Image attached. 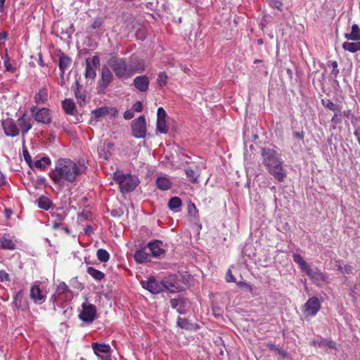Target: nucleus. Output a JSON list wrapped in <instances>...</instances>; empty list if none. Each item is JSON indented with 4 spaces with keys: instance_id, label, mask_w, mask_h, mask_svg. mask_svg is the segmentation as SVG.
Returning <instances> with one entry per match:
<instances>
[{
    "instance_id": "f257e3e1",
    "label": "nucleus",
    "mask_w": 360,
    "mask_h": 360,
    "mask_svg": "<svg viewBox=\"0 0 360 360\" xmlns=\"http://www.w3.org/2000/svg\"><path fill=\"white\" fill-rule=\"evenodd\" d=\"M84 165H78L70 159H60L57 161L51 178L55 184H60L62 180L73 182L77 176L84 171Z\"/></svg>"
},
{
    "instance_id": "f03ea898",
    "label": "nucleus",
    "mask_w": 360,
    "mask_h": 360,
    "mask_svg": "<svg viewBox=\"0 0 360 360\" xmlns=\"http://www.w3.org/2000/svg\"><path fill=\"white\" fill-rule=\"evenodd\" d=\"M262 163L268 172L278 181H283L286 176V170L283 167V160L278 154L273 149L262 148Z\"/></svg>"
},
{
    "instance_id": "7ed1b4c3",
    "label": "nucleus",
    "mask_w": 360,
    "mask_h": 360,
    "mask_svg": "<svg viewBox=\"0 0 360 360\" xmlns=\"http://www.w3.org/2000/svg\"><path fill=\"white\" fill-rule=\"evenodd\" d=\"M114 180L119 185L122 193L133 191L137 186V179L129 174H123L120 172L114 173Z\"/></svg>"
},
{
    "instance_id": "20e7f679",
    "label": "nucleus",
    "mask_w": 360,
    "mask_h": 360,
    "mask_svg": "<svg viewBox=\"0 0 360 360\" xmlns=\"http://www.w3.org/2000/svg\"><path fill=\"white\" fill-rule=\"evenodd\" d=\"M108 65L118 78L130 77L129 65L124 58L113 57L108 60Z\"/></svg>"
},
{
    "instance_id": "39448f33",
    "label": "nucleus",
    "mask_w": 360,
    "mask_h": 360,
    "mask_svg": "<svg viewBox=\"0 0 360 360\" xmlns=\"http://www.w3.org/2000/svg\"><path fill=\"white\" fill-rule=\"evenodd\" d=\"M30 111L37 122L44 124H49L51 122V114L49 109L43 108L38 110L36 106H33Z\"/></svg>"
},
{
    "instance_id": "423d86ee",
    "label": "nucleus",
    "mask_w": 360,
    "mask_h": 360,
    "mask_svg": "<svg viewBox=\"0 0 360 360\" xmlns=\"http://www.w3.org/2000/svg\"><path fill=\"white\" fill-rule=\"evenodd\" d=\"M96 308L90 303H83L82 310L79 315L81 320L84 322L91 323L96 318Z\"/></svg>"
},
{
    "instance_id": "0eeeda50",
    "label": "nucleus",
    "mask_w": 360,
    "mask_h": 360,
    "mask_svg": "<svg viewBox=\"0 0 360 360\" xmlns=\"http://www.w3.org/2000/svg\"><path fill=\"white\" fill-rule=\"evenodd\" d=\"M141 286L148 290L152 294H158L164 291L162 281H158L153 277L149 278L147 281L141 282Z\"/></svg>"
},
{
    "instance_id": "6e6552de",
    "label": "nucleus",
    "mask_w": 360,
    "mask_h": 360,
    "mask_svg": "<svg viewBox=\"0 0 360 360\" xmlns=\"http://www.w3.org/2000/svg\"><path fill=\"white\" fill-rule=\"evenodd\" d=\"M321 303L316 297L309 298L304 304L302 310L305 316H315L320 310Z\"/></svg>"
},
{
    "instance_id": "1a4fd4ad",
    "label": "nucleus",
    "mask_w": 360,
    "mask_h": 360,
    "mask_svg": "<svg viewBox=\"0 0 360 360\" xmlns=\"http://www.w3.org/2000/svg\"><path fill=\"white\" fill-rule=\"evenodd\" d=\"M132 134L134 137L144 138L146 133V121L143 116L134 120L131 123Z\"/></svg>"
},
{
    "instance_id": "9d476101",
    "label": "nucleus",
    "mask_w": 360,
    "mask_h": 360,
    "mask_svg": "<svg viewBox=\"0 0 360 360\" xmlns=\"http://www.w3.org/2000/svg\"><path fill=\"white\" fill-rule=\"evenodd\" d=\"M100 64V59L97 56L92 58H88L85 61V77L94 79L96 76V68Z\"/></svg>"
},
{
    "instance_id": "9b49d317",
    "label": "nucleus",
    "mask_w": 360,
    "mask_h": 360,
    "mask_svg": "<svg viewBox=\"0 0 360 360\" xmlns=\"http://www.w3.org/2000/svg\"><path fill=\"white\" fill-rule=\"evenodd\" d=\"M1 125L6 136L14 137L19 134L20 129L13 120L7 119L4 120Z\"/></svg>"
},
{
    "instance_id": "f8f14e48",
    "label": "nucleus",
    "mask_w": 360,
    "mask_h": 360,
    "mask_svg": "<svg viewBox=\"0 0 360 360\" xmlns=\"http://www.w3.org/2000/svg\"><path fill=\"white\" fill-rule=\"evenodd\" d=\"M165 118L166 112L162 107H160L158 109L157 130L162 134H166L168 131Z\"/></svg>"
},
{
    "instance_id": "ddd939ff",
    "label": "nucleus",
    "mask_w": 360,
    "mask_h": 360,
    "mask_svg": "<svg viewBox=\"0 0 360 360\" xmlns=\"http://www.w3.org/2000/svg\"><path fill=\"white\" fill-rule=\"evenodd\" d=\"M30 297L34 303L41 304L46 300V295L42 292L41 290L37 285H33L30 289Z\"/></svg>"
},
{
    "instance_id": "4468645a",
    "label": "nucleus",
    "mask_w": 360,
    "mask_h": 360,
    "mask_svg": "<svg viewBox=\"0 0 360 360\" xmlns=\"http://www.w3.org/2000/svg\"><path fill=\"white\" fill-rule=\"evenodd\" d=\"M130 77L135 73H141L145 70V62L141 59H133L129 65Z\"/></svg>"
},
{
    "instance_id": "2eb2a0df",
    "label": "nucleus",
    "mask_w": 360,
    "mask_h": 360,
    "mask_svg": "<svg viewBox=\"0 0 360 360\" xmlns=\"http://www.w3.org/2000/svg\"><path fill=\"white\" fill-rule=\"evenodd\" d=\"M112 79V74L108 67H103L101 71V78L99 81V86L103 90L110 84Z\"/></svg>"
},
{
    "instance_id": "dca6fc26",
    "label": "nucleus",
    "mask_w": 360,
    "mask_h": 360,
    "mask_svg": "<svg viewBox=\"0 0 360 360\" xmlns=\"http://www.w3.org/2000/svg\"><path fill=\"white\" fill-rule=\"evenodd\" d=\"M133 84L139 91L146 92L148 89L149 79L146 75L138 76L134 78Z\"/></svg>"
},
{
    "instance_id": "f3484780",
    "label": "nucleus",
    "mask_w": 360,
    "mask_h": 360,
    "mask_svg": "<svg viewBox=\"0 0 360 360\" xmlns=\"http://www.w3.org/2000/svg\"><path fill=\"white\" fill-rule=\"evenodd\" d=\"M18 124L20 127L22 136L25 135L32 127V122L30 117L23 115L21 117L18 119Z\"/></svg>"
},
{
    "instance_id": "a211bd4d",
    "label": "nucleus",
    "mask_w": 360,
    "mask_h": 360,
    "mask_svg": "<svg viewBox=\"0 0 360 360\" xmlns=\"http://www.w3.org/2000/svg\"><path fill=\"white\" fill-rule=\"evenodd\" d=\"M0 247L3 249L14 250L15 247V241L11 236L4 234L0 238Z\"/></svg>"
},
{
    "instance_id": "6ab92c4d",
    "label": "nucleus",
    "mask_w": 360,
    "mask_h": 360,
    "mask_svg": "<svg viewBox=\"0 0 360 360\" xmlns=\"http://www.w3.org/2000/svg\"><path fill=\"white\" fill-rule=\"evenodd\" d=\"M185 173L191 182L195 184L198 182L200 174V169L198 167L196 166L195 168L188 167L185 169Z\"/></svg>"
},
{
    "instance_id": "aec40b11",
    "label": "nucleus",
    "mask_w": 360,
    "mask_h": 360,
    "mask_svg": "<svg viewBox=\"0 0 360 360\" xmlns=\"http://www.w3.org/2000/svg\"><path fill=\"white\" fill-rule=\"evenodd\" d=\"M306 274L316 283L326 281V276L319 270L314 271L310 267Z\"/></svg>"
},
{
    "instance_id": "412c9836",
    "label": "nucleus",
    "mask_w": 360,
    "mask_h": 360,
    "mask_svg": "<svg viewBox=\"0 0 360 360\" xmlns=\"http://www.w3.org/2000/svg\"><path fill=\"white\" fill-rule=\"evenodd\" d=\"M48 91L45 88L41 89L39 92L34 96V102L37 105H41L46 102L48 100Z\"/></svg>"
},
{
    "instance_id": "4be33fe9",
    "label": "nucleus",
    "mask_w": 360,
    "mask_h": 360,
    "mask_svg": "<svg viewBox=\"0 0 360 360\" xmlns=\"http://www.w3.org/2000/svg\"><path fill=\"white\" fill-rule=\"evenodd\" d=\"M345 37L348 40L359 41L360 40V28L356 24L352 27V31L350 33H345Z\"/></svg>"
},
{
    "instance_id": "5701e85b",
    "label": "nucleus",
    "mask_w": 360,
    "mask_h": 360,
    "mask_svg": "<svg viewBox=\"0 0 360 360\" xmlns=\"http://www.w3.org/2000/svg\"><path fill=\"white\" fill-rule=\"evenodd\" d=\"M150 253L154 257H158L164 252V250L160 247V242L154 241L150 242L148 245Z\"/></svg>"
},
{
    "instance_id": "b1692460",
    "label": "nucleus",
    "mask_w": 360,
    "mask_h": 360,
    "mask_svg": "<svg viewBox=\"0 0 360 360\" xmlns=\"http://www.w3.org/2000/svg\"><path fill=\"white\" fill-rule=\"evenodd\" d=\"M311 345L316 347H329V348H335V343L333 341L326 339H321V340H313L311 342Z\"/></svg>"
},
{
    "instance_id": "393cba45",
    "label": "nucleus",
    "mask_w": 360,
    "mask_h": 360,
    "mask_svg": "<svg viewBox=\"0 0 360 360\" xmlns=\"http://www.w3.org/2000/svg\"><path fill=\"white\" fill-rule=\"evenodd\" d=\"M92 348L97 356H100V353L107 354L110 351V347L109 345L98 344L97 342L92 344Z\"/></svg>"
},
{
    "instance_id": "a878e982",
    "label": "nucleus",
    "mask_w": 360,
    "mask_h": 360,
    "mask_svg": "<svg viewBox=\"0 0 360 360\" xmlns=\"http://www.w3.org/2000/svg\"><path fill=\"white\" fill-rule=\"evenodd\" d=\"M134 257L138 263H144L150 259V253L143 250H138L134 253Z\"/></svg>"
},
{
    "instance_id": "bb28decb",
    "label": "nucleus",
    "mask_w": 360,
    "mask_h": 360,
    "mask_svg": "<svg viewBox=\"0 0 360 360\" xmlns=\"http://www.w3.org/2000/svg\"><path fill=\"white\" fill-rule=\"evenodd\" d=\"M292 257L293 261L300 266V267L303 271L306 273L307 271H309L310 266L304 261V259L300 255L294 254Z\"/></svg>"
},
{
    "instance_id": "cd10ccee",
    "label": "nucleus",
    "mask_w": 360,
    "mask_h": 360,
    "mask_svg": "<svg viewBox=\"0 0 360 360\" xmlns=\"http://www.w3.org/2000/svg\"><path fill=\"white\" fill-rule=\"evenodd\" d=\"M158 188L162 191L168 190L172 185L170 180L167 177H158L156 181Z\"/></svg>"
},
{
    "instance_id": "c85d7f7f",
    "label": "nucleus",
    "mask_w": 360,
    "mask_h": 360,
    "mask_svg": "<svg viewBox=\"0 0 360 360\" xmlns=\"http://www.w3.org/2000/svg\"><path fill=\"white\" fill-rule=\"evenodd\" d=\"M162 283L164 285V291L165 290L168 292H175L180 290L179 285L176 283L165 280L162 281Z\"/></svg>"
},
{
    "instance_id": "c756f323",
    "label": "nucleus",
    "mask_w": 360,
    "mask_h": 360,
    "mask_svg": "<svg viewBox=\"0 0 360 360\" xmlns=\"http://www.w3.org/2000/svg\"><path fill=\"white\" fill-rule=\"evenodd\" d=\"M342 48L345 51H348L351 53H355L357 51H360V41L355 42H344L342 44Z\"/></svg>"
},
{
    "instance_id": "7c9ffc66",
    "label": "nucleus",
    "mask_w": 360,
    "mask_h": 360,
    "mask_svg": "<svg viewBox=\"0 0 360 360\" xmlns=\"http://www.w3.org/2000/svg\"><path fill=\"white\" fill-rule=\"evenodd\" d=\"M51 164V160L47 157H44L40 160H37L34 163V167L39 169L40 170H44L46 167Z\"/></svg>"
},
{
    "instance_id": "2f4dec72",
    "label": "nucleus",
    "mask_w": 360,
    "mask_h": 360,
    "mask_svg": "<svg viewBox=\"0 0 360 360\" xmlns=\"http://www.w3.org/2000/svg\"><path fill=\"white\" fill-rule=\"evenodd\" d=\"M63 108L66 113L72 115L75 109V105L72 100L65 99L63 101Z\"/></svg>"
},
{
    "instance_id": "473e14b6",
    "label": "nucleus",
    "mask_w": 360,
    "mask_h": 360,
    "mask_svg": "<svg viewBox=\"0 0 360 360\" xmlns=\"http://www.w3.org/2000/svg\"><path fill=\"white\" fill-rule=\"evenodd\" d=\"M87 273L97 281H101L104 278V274L94 267H89L87 269Z\"/></svg>"
},
{
    "instance_id": "72a5a7b5",
    "label": "nucleus",
    "mask_w": 360,
    "mask_h": 360,
    "mask_svg": "<svg viewBox=\"0 0 360 360\" xmlns=\"http://www.w3.org/2000/svg\"><path fill=\"white\" fill-rule=\"evenodd\" d=\"M51 205V201L46 196H41L38 200L39 207L47 210Z\"/></svg>"
},
{
    "instance_id": "f704fd0d",
    "label": "nucleus",
    "mask_w": 360,
    "mask_h": 360,
    "mask_svg": "<svg viewBox=\"0 0 360 360\" xmlns=\"http://www.w3.org/2000/svg\"><path fill=\"white\" fill-rule=\"evenodd\" d=\"M76 89L75 90V95L78 101L82 102H85L86 100V94L81 89V86L79 82L77 81L75 82Z\"/></svg>"
},
{
    "instance_id": "c9c22d12",
    "label": "nucleus",
    "mask_w": 360,
    "mask_h": 360,
    "mask_svg": "<svg viewBox=\"0 0 360 360\" xmlns=\"http://www.w3.org/2000/svg\"><path fill=\"white\" fill-rule=\"evenodd\" d=\"M71 59L65 55H62L59 59V68L63 72L66 70L70 65Z\"/></svg>"
},
{
    "instance_id": "e433bc0d",
    "label": "nucleus",
    "mask_w": 360,
    "mask_h": 360,
    "mask_svg": "<svg viewBox=\"0 0 360 360\" xmlns=\"http://www.w3.org/2000/svg\"><path fill=\"white\" fill-rule=\"evenodd\" d=\"M109 113L108 107H101L92 111V115L95 118L98 119L107 115Z\"/></svg>"
},
{
    "instance_id": "4c0bfd02",
    "label": "nucleus",
    "mask_w": 360,
    "mask_h": 360,
    "mask_svg": "<svg viewBox=\"0 0 360 360\" xmlns=\"http://www.w3.org/2000/svg\"><path fill=\"white\" fill-rule=\"evenodd\" d=\"M98 259L101 262H106L109 260L110 255L107 250L104 249H98L96 252Z\"/></svg>"
},
{
    "instance_id": "58836bf2",
    "label": "nucleus",
    "mask_w": 360,
    "mask_h": 360,
    "mask_svg": "<svg viewBox=\"0 0 360 360\" xmlns=\"http://www.w3.org/2000/svg\"><path fill=\"white\" fill-rule=\"evenodd\" d=\"M181 204V200L179 197H173L169 200L168 206L171 210H175L176 209L180 207Z\"/></svg>"
},
{
    "instance_id": "ea45409f",
    "label": "nucleus",
    "mask_w": 360,
    "mask_h": 360,
    "mask_svg": "<svg viewBox=\"0 0 360 360\" xmlns=\"http://www.w3.org/2000/svg\"><path fill=\"white\" fill-rule=\"evenodd\" d=\"M168 77L165 72H160L158 75L157 83L159 86L162 87L167 83Z\"/></svg>"
},
{
    "instance_id": "a19ab883",
    "label": "nucleus",
    "mask_w": 360,
    "mask_h": 360,
    "mask_svg": "<svg viewBox=\"0 0 360 360\" xmlns=\"http://www.w3.org/2000/svg\"><path fill=\"white\" fill-rule=\"evenodd\" d=\"M335 265L338 267V269L342 274H349L352 273V268L349 265L345 264L344 266H342L340 261H336Z\"/></svg>"
},
{
    "instance_id": "79ce46f5",
    "label": "nucleus",
    "mask_w": 360,
    "mask_h": 360,
    "mask_svg": "<svg viewBox=\"0 0 360 360\" xmlns=\"http://www.w3.org/2000/svg\"><path fill=\"white\" fill-rule=\"evenodd\" d=\"M323 105L327 108L328 109L333 110L334 112H340L341 108L339 105H336L335 103H333L330 100H328L326 102H323Z\"/></svg>"
},
{
    "instance_id": "37998d69",
    "label": "nucleus",
    "mask_w": 360,
    "mask_h": 360,
    "mask_svg": "<svg viewBox=\"0 0 360 360\" xmlns=\"http://www.w3.org/2000/svg\"><path fill=\"white\" fill-rule=\"evenodd\" d=\"M171 306L173 309H176L180 314H183L184 311L181 309L182 301L177 299H172L171 300Z\"/></svg>"
},
{
    "instance_id": "c03bdc74",
    "label": "nucleus",
    "mask_w": 360,
    "mask_h": 360,
    "mask_svg": "<svg viewBox=\"0 0 360 360\" xmlns=\"http://www.w3.org/2000/svg\"><path fill=\"white\" fill-rule=\"evenodd\" d=\"M68 291H70L68 286L64 282H62L57 286L56 293L62 295Z\"/></svg>"
},
{
    "instance_id": "a18cd8bd",
    "label": "nucleus",
    "mask_w": 360,
    "mask_h": 360,
    "mask_svg": "<svg viewBox=\"0 0 360 360\" xmlns=\"http://www.w3.org/2000/svg\"><path fill=\"white\" fill-rule=\"evenodd\" d=\"M177 324L180 328L187 330L190 329L191 327V324H190L186 319H182L181 317L178 318Z\"/></svg>"
},
{
    "instance_id": "49530a36",
    "label": "nucleus",
    "mask_w": 360,
    "mask_h": 360,
    "mask_svg": "<svg viewBox=\"0 0 360 360\" xmlns=\"http://www.w3.org/2000/svg\"><path fill=\"white\" fill-rule=\"evenodd\" d=\"M269 5L272 8L282 10L283 2L282 0H269Z\"/></svg>"
},
{
    "instance_id": "de8ad7c7",
    "label": "nucleus",
    "mask_w": 360,
    "mask_h": 360,
    "mask_svg": "<svg viewBox=\"0 0 360 360\" xmlns=\"http://www.w3.org/2000/svg\"><path fill=\"white\" fill-rule=\"evenodd\" d=\"M22 153H23L24 158H25V161L27 162V163L29 165V166L30 167H32L33 166H32V158H31L30 155L29 154L28 150L26 148H24Z\"/></svg>"
},
{
    "instance_id": "09e8293b",
    "label": "nucleus",
    "mask_w": 360,
    "mask_h": 360,
    "mask_svg": "<svg viewBox=\"0 0 360 360\" xmlns=\"http://www.w3.org/2000/svg\"><path fill=\"white\" fill-rule=\"evenodd\" d=\"M226 281L229 283H231V282H236V278L235 277L233 276V275L232 274V272L231 271V269H229L226 272Z\"/></svg>"
},
{
    "instance_id": "8fccbe9b",
    "label": "nucleus",
    "mask_w": 360,
    "mask_h": 360,
    "mask_svg": "<svg viewBox=\"0 0 360 360\" xmlns=\"http://www.w3.org/2000/svg\"><path fill=\"white\" fill-rule=\"evenodd\" d=\"M102 25H103L102 20L101 18H98L94 20V22L91 25V27L93 29H98V28L101 27Z\"/></svg>"
},
{
    "instance_id": "3c124183",
    "label": "nucleus",
    "mask_w": 360,
    "mask_h": 360,
    "mask_svg": "<svg viewBox=\"0 0 360 360\" xmlns=\"http://www.w3.org/2000/svg\"><path fill=\"white\" fill-rule=\"evenodd\" d=\"M331 65L333 68L331 74L336 77L339 74V70L338 69V63L336 61H333L331 63Z\"/></svg>"
},
{
    "instance_id": "603ef678",
    "label": "nucleus",
    "mask_w": 360,
    "mask_h": 360,
    "mask_svg": "<svg viewBox=\"0 0 360 360\" xmlns=\"http://www.w3.org/2000/svg\"><path fill=\"white\" fill-rule=\"evenodd\" d=\"M143 109L142 103L140 101L136 102L133 105L131 110L133 111L141 112Z\"/></svg>"
},
{
    "instance_id": "864d4df0",
    "label": "nucleus",
    "mask_w": 360,
    "mask_h": 360,
    "mask_svg": "<svg viewBox=\"0 0 360 360\" xmlns=\"http://www.w3.org/2000/svg\"><path fill=\"white\" fill-rule=\"evenodd\" d=\"M9 280L8 274H7L5 271H0V281H6Z\"/></svg>"
},
{
    "instance_id": "5fc2aeb1",
    "label": "nucleus",
    "mask_w": 360,
    "mask_h": 360,
    "mask_svg": "<svg viewBox=\"0 0 360 360\" xmlns=\"http://www.w3.org/2000/svg\"><path fill=\"white\" fill-rule=\"evenodd\" d=\"M124 117L126 120H130L134 117V112L132 110H126L124 113Z\"/></svg>"
},
{
    "instance_id": "6e6d98bb",
    "label": "nucleus",
    "mask_w": 360,
    "mask_h": 360,
    "mask_svg": "<svg viewBox=\"0 0 360 360\" xmlns=\"http://www.w3.org/2000/svg\"><path fill=\"white\" fill-rule=\"evenodd\" d=\"M340 112H335V114L333 115V117H332V120L331 121L333 122H335V123H338L340 122V120H339V116L340 115L339 114Z\"/></svg>"
},
{
    "instance_id": "4d7b16f0",
    "label": "nucleus",
    "mask_w": 360,
    "mask_h": 360,
    "mask_svg": "<svg viewBox=\"0 0 360 360\" xmlns=\"http://www.w3.org/2000/svg\"><path fill=\"white\" fill-rule=\"evenodd\" d=\"M294 136H295L297 138H299V139L302 140L304 139V133L303 131H297V132L294 133Z\"/></svg>"
},
{
    "instance_id": "13d9d810",
    "label": "nucleus",
    "mask_w": 360,
    "mask_h": 360,
    "mask_svg": "<svg viewBox=\"0 0 360 360\" xmlns=\"http://www.w3.org/2000/svg\"><path fill=\"white\" fill-rule=\"evenodd\" d=\"M22 294V290H20L19 292H18L14 296V303L15 304L19 307V306H18V304H17V300H18V298L19 296H20Z\"/></svg>"
},
{
    "instance_id": "bf43d9fd",
    "label": "nucleus",
    "mask_w": 360,
    "mask_h": 360,
    "mask_svg": "<svg viewBox=\"0 0 360 360\" xmlns=\"http://www.w3.org/2000/svg\"><path fill=\"white\" fill-rule=\"evenodd\" d=\"M267 347L271 349V350H274V351H278V352H280V349L275 345H273V344H268L267 345Z\"/></svg>"
},
{
    "instance_id": "052dcab7",
    "label": "nucleus",
    "mask_w": 360,
    "mask_h": 360,
    "mask_svg": "<svg viewBox=\"0 0 360 360\" xmlns=\"http://www.w3.org/2000/svg\"><path fill=\"white\" fill-rule=\"evenodd\" d=\"M6 183L4 174L0 172V186Z\"/></svg>"
},
{
    "instance_id": "680f3d73",
    "label": "nucleus",
    "mask_w": 360,
    "mask_h": 360,
    "mask_svg": "<svg viewBox=\"0 0 360 360\" xmlns=\"http://www.w3.org/2000/svg\"><path fill=\"white\" fill-rule=\"evenodd\" d=\"M7 37V33L5 32L0 33V41L4 40Z\"/></svg>"
},
{
    "instance_id": "e2e57ef3",
    "label": "nucleus",
    "mask_w": 360,
    "mask_h": 360,
    "mask_svg": "<svg viewBox=\"0 0 360 360\" xmlns=\"http://www.w3.org/2000/svg\"><path fill=\"white\" fill-rule=\"evenodd\" d=\"M5 212L7 218H8L12 214V211L11 210H6Z\"/></svg>"
},
{
    "instance_id": "0e129e2a",
    "label": "nucleus",
    "mask_w": 360,
    "mask_h": 360,
    "mask_svg": "<svg viewBox=\"0 0 360 360\" xmlns=\"http://www.w3.org/2000/svg\"><path fill=\"white\" fill-rule=\"evenodd\" d=\"M350 112H351V111H350V110L344 111V112H342V115H343L344 116H345V117H348L349 116V115H350Z\"/></svg>"
},
{
    "instance_id": "69168bd1",
    "label": "nucleus",
    "mask_w": 360,
    "mask_h": 360,
    "mask_svg": "<svg viewBox=\"0 0 360 360\" xmlns=\"http://www.w3.org/2000/svg\"><path fill=\"white\" fill-rule=\"evenodd\" d=\"M287 73H288V75L290 77H292V71L290 69H289V68H288V69H287Z\"/></svg>"
},
{
    "instance_id": "338daca9",
    "label": "nucleus",
    "mask_w": 360,
    "mask_h": 360,
    "mask_svg": "<svg viewBox=\"0 0 360 360\" xmlns=\"http://www.w3.org/2000/svg\"><path fill=\"white\" fill-rule=\"evenodd\" d=\"M4 3H5V1H2V2H1V1H0V10H1V11H3V9H4Z\"/></svg>"
},
{
    "instance_id": "774afa93",
    "label": "nucleus",
    "mask_w": 360,
    "mask_h": 360,
    "mask_svg": "<svg viewBox=\"0 0 360 360\" xmlns=\"http://www.w3.org/2000/svg\"><path fill=\"white\" fill-rule=\"evenodd\" d=\"M355 134L357 136L359 142L360 143V132H355Z\"/></svg>"
}]
</instances>
